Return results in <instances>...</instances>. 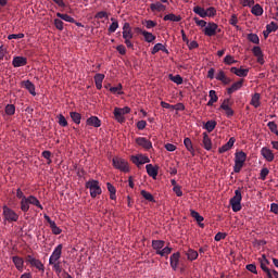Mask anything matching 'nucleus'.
Returning a JSON list of instances; mask_svg holds the SVG:
<instances>
[{"mask_svg":"<svg viewBox=\"0 0 278 278\" xmlns=\"http://www.w3.org/2000/svg\"><path fill=\"white\" fill-rule=\"evenodd\" d=\"M16 199H20V210L23 213H27L30 210V205L39 208L40 211H43L45 207L42 204H40L39 199H37L35 195H24V191L22 189H16Z\"/></svg>","mask_w":278,"mask_h":278,"instance_id":"nucleus-1","label":"nucleus"},{"mask_svg":"<svg viewBox=\"0 0 278 278\" xmlns=\"http://www.w3.org/2000/svg\"><path fill=\"white\" fill-rule=\"evenodd\" d=\"M244 162H247V153L243 151H239L235 153V166H233V172L236 174L240 173L241 169L244 166Z\"/></svg>","mask_w":278,"mask_h":278,"instance_id":"nucleus-2","label":"nucleus"},{"mask_svg":"<svg viewBox=\"0 0 278 278\" xmlns=\"http://www.w3.org/2000/svg\"><path fill=\"white\" fill-rule=\"evenodd\" d=\"M241 190L239 188L238 190H235V197L229 200V205L232 212L238 213L241 211Z\"/></svg>","mask_w":278,"mask_h":278,"instance_id":"nucleus-3","label":"nucleus"},{"mask_svg":"<svg viewBox=\"0 0 278 278\" xmlns=\"http://www.w3.org/2000/svg\"><path fill=\"white\" fill-rule=\"evenodd\" d=\"M2 217L4 218V222L8 223L18 222V214L7 205L2 206Z\"/></svg>","mask_w":278,"mask_h":278,"instance_id":"nucleus-4","label":"nucleus"},{"mask_svg":"<svg viewBox=\"0 0 278 278\" xmlns=\"http://www.w3.org/2000/svg\"><path fill=\"white\" fill-rule=\"evenodd\" d=\"M113 167L114 169L121 170V173H129L128 162L123 157L114 156Z\"/></svg>","mask_w":278,"mask_h":278,"instance_id":"nucleus-5","label":"nucleus"},{"mask_svg":"<svg viewBox=\"0 0 278 278\" xmlns=\"http://www.w3.org/2000/svg\"><path fill=\"white\" fill-rule=\"evenodd\" d=\"M86 188L90 190V197L92 199H96L97 195H101L102 193L101 186H99V181L97 180H88Z\"/></svg>","mask_w":278,"mask_h":278,"instance_id":"nucleus-6","label":"nucleus"},{"mask_svg":"<svg viewBox=\"0 0 278 278\" xmlns=\"http://www.w3.org/2000/svg\"><path fill=\"white\" fill-rule=\"evenodd\" d=\"M26 263L30 264L31 267L37 268L40 273H45V264L39 258L26 255Z\"/></svg>","mask_w":278,"mask_h":278,"instance_id":"nucleus-7","label":"nucleus"},{"mask_svg":"<svg viewBox=\"0 0 278 278\" xmlns=\"http://www.w3.org/2000/svg\"><path fill=\"white\" fill-rule=\"evenodd\" d=\"M217 33H220V29L216 23H208V25L203 28V34H205L207 37H214Z\"/></svg>","mask_w":278,"mask_h":278,"instance_id":"nucleus-8","label":"nucleus"},{"mask_svg":"<svg viewBox=\"0 0 278 278\" xmlns=\"http://www.w3.org/2000/svg\"><path fill=\"white\" fill-rule=\"evenodd\" d=\"M63 251V244H58V247L54 248V251H52L51 256L49 257V264L59 263L61 258V254Z\"/></svg>","mask_w":278,"mask_h":278,"instance_id":"nucleus-9","label":"nucleus"},{"mask_svg":"<svg viewBox=\"0 0 278 278\" xmlns=\"http://www.w3.org/2000/svg\"><path fill=\"white\" fill-rule=\"evenodd\" d=\"M135 142L141 148L146 149V151L152 149V142L148 140L146 137H137V139H135Z\"/></svg>","mask_w":278,"mask_h":278,"instance_id":"nucleus-10","label":"nucleus"},{"mask_svg":"<svg viewBox=\"0 0 278 278\" xmlns=\"http://www.w3.org/2000/svg\"><path fill=\"white\" fill-rule=\"evenodd\" d=\"M260 154L269 163L274 161L273 150L268 149L267 147H263L262 150H260Z\"/></svg>","mask_w":278,"mask_h":278,"instance_id":"nucleus-11","label":"nucleus"},{"mask_svg":"<svg viewBox=\"0 0 278 278\" xmlns=\"http://www.w3.org/2000/svg\"><path fill=\"white\" fill-rule=\"evenodd\" d=\"M12 65L15 68H20L27 65V58L25 56H15L13 58Z\"/></svg>","mask_w":278,"mask_h":278,"instance_id":"nucleus-12","label":"nucleus"},{"mask_svg":"<svg viewBox=\"0 0 278 278\" xmlns=\"http://www.w3.org/2000/svg\"><path fill=\"white\" fill-rule=\"evenodd\" d=\"M22 87L28 90L31 97H36V86L30 80H22Z\"/></svg>","mask_w":278,"mask_h":278,"instance_id":"nucleus-13","label":"nucleus"},{"mask_svg":"<svg viewBox=\"0 0 278 278\" xmlns=\"http://www.w3.org/2000/svg\"><path fill=\"white\" fill-rule=\"evenodd\" d=\"M243 84H244V80L243 79H239L235 84L230 85V87L227 88V94H232L236 91L240 90L241 87H243Z\"/></svg>","mask_w":278,"mask_h":278,"instance_id":"nucleus-14","label":"nucleus"},{"mask_svg":"<svg viewBox=\"0 0 278 278\" xmlns=\"http://www.w3.org/2000/svg\"><path fill=\"white\" fill-rule=\"evenodd\" d=\"M230 74H235L238 77L249 76V68L230 67Z\"/></svg>","mask_w":278,"mask_h":278,"instance_id":"nucleus-15","label":"nucleus"},{"mask_svg":"<svg viewBox=\"0 0 278 278\" xmlns=\"http://www.w3.org/2000/svg\"><path fill=\"white\" fill-rule=\"evenodd\" d=\"M235 142H236L235 137H230L229 141H227L226 144L219 148V154L230 151L231 148L235 146Z\"/></svg>","mask_w":278,"mask_h":278,"instance_id":"nucleus-16","label":"nucleus"},{"mask_svg":"<svg viewBox=\"0 0 278 278\" xmlns=\"http://www.w3.org/2000/svg\"><path fill=\"white\" fill-rule=\"evenodd\" d=\"M147 174H149V177H152V179H156L159 175V167H154V165L149 164L146 165Z\"/></svg>","mask_w":278,"mask_h":278,"instance_id":"nucleus-17","label":"nucleus"},{"mask_svg":"<svg viewBox=\"0 0 278 278\" xmlns=\"http://www.w3.org/2000/svg\"><path fill=\"white\" fill-rule=\"evenodd\" d=\"M169 264H170V268H173V270L176 271L179 264V252L173 253V255H170Z\"/></svg>","mask_w":278,"mask_h":278,"instance_id":"nucleus-18","label":"nucleus"},{"mask_svg":"<svg viewBox=\"0 0 278 278\" xmlns=\"http://www.w3.org/2000/svg\"><path fill=\"white\" fill-rule=\"evenodd\" d=\"M13 264H15L16 270L20 273L24 271V258L20 256H13L12 257Z\"/></svg>","mask_w":278,"mask_h":278,"instance_id":"nucleus-19","label":"nucleus"},{"mask_svg":"<svg viewBox=\"0 0 278 278\" xmlns=\"http://www.w3.org/2000/svg\"><path fill=\"white\" fill-rule=\"evenodd\" d=\"M202 136H203V140H202L203 149H205L206 151H211L212 150L211 138L208 137L207 132H203Z\"/></svg>","mask_w":278,"mask_h":278,"instance_id":"nucleus-20","label":"nucleus"},{"mask_svg":"<svg viewBox=\"0 0 278 278\" xmlns=\"http://www.w3.org/2000/svg\"><path fill=\"white\" fill-rule=\"evenodd\" d=\"M208 98H211V100L206 102V106H212L219 100V98L216 94V90L208 91Z\"/></svg>","mask_w":278,"mask_h":278,"instance_id":"nucleus-21","label":"nucleus"},{"mask_svg":"<svg viewBox=\"0 0 278 278\" xmlns=\"http://www.w3.org/2000/svg\"><path fill=\"white\" fill-rule=\"evenodd\" d=\"M87 125L92 126L93 128H99L101 127V121L98 117L92 116L87 118Z\"/></svg>","mask_w":278,"mask_h":278,"instance_id":"nucleus-22","label":"nucleus"},{"mask_svg":"<svg viewBox=\"0 0 278 278\" xmlns=\"http://www.w3.org/2000/svg\"><path fill=\"white\" fill-rule=\"evenodd\" d=\"M104 74H96V76L93 77V80L96 81V88L97 90H101L102 89V81H104Z\"/></svg>","mask_w":278,"mask_h":278,"instance_id":"nucleus-23","label":"nucleus"},{"mask_svg":"<svg viewBox=\"0 0 278 278\" xmlns=\"http://www.w3.org/2000/svg\"><path fill=\"white\" fill-rule=\"evenodd\" d=\"M184 144L187 148V151L191 153L192 156H195V149H193V143H191L190 138H185Z\"/></svg>","mask_w":278,"mask_h":278,"instance_id":"nucleus-24","label":"nucleus"},{"mask_svg":"<svg viewBox=\"0 0 278 278\" xmlns=\"http://www.w3.org/2000/svg\"><path fill=\"white\" fill-rule=\"evenodd\" d=\"M216 126H217L216 121H208L203 125V129H205L206 131H208V134H211L212 131H214V129H216Z\"/></svg>","mask_w":278,"mask_h":278,"instance_id":"nucleus-25","label":"nucleus"},{"mask_svg":"<svg viewBox=\"0 0 278 278\" xmlns=\"http://www.w3.org/2000/svg\"><path fill=\"white\" fill-rule=\"evenodd\" d=\"M150 10L152 12H163L166 10V7L164 4H162L161 2H155L150 4Z\"/></svg>","mask_w":278,"mask_h":278,"instance_id":"nucleus-26","label":"nucleus"},{"mask_svg":"<svg viewBox=\"0 0 278 278\" xmlns=\"http://www.w3.org/2000/svg\"><path fill=\"white\" fill-rule=\"evenodd\" d=\"M164 21H170L173 23H179L181 21L180 15H175L174 13H169L167 15H164Z\"/></svg>","mask_w":278,"mask_h":278,"instance_id":"nucleus-27","label":"nucleus"},{"mask_svg":"<svg viewBox=\"0 0 278 278\" xmlns=\"http://www.w3.org/2000/svg\"><path fill=\"white\" fill-rule=\"evenodd\" d=\"M193 13L197 14L198 16L202 17V18L207 17L206 10L201 8V7H194L193 8Z\"/></svg>","mask_w":278,"mask_h":278,"instance_id":"nucleus-28","label":"nucleus"},{"mask_svg":"<svg viewBox=\"0 0 278 278\" xmlns=\"http://www.w3.org/2000/svg\"><path fill=\"white\" fill-rule=\"evenodd\" d=\"M55 16L59 17V20H63L66 23H75V18H73L72 16H70L68 14H64V13H55Z\"/></svg>","mask_w":278,"mask_h":278,"instance_id":"nucleus-29","label":"nucleus"},{"mask_svg":"<svg viewBox=\"0 0 278 278\" xmlns=\"http://www.w3.org/2000/svg\"><path fill=\"white\" fill-rule=\"evenodd\" d=\"M113 114H114V118L117 121V123H119V124L125 123L124 116L126 115V113H122L119 110H117V111H114Z\"/></svg>","mask_w":278,"mask_h":278,"instance_id":"nucleus-30","label":"nucleus"},{"mask_svg":"<svg viewBox=\"0 0 278 278\" xmlns=\"http://www.w3.org/2000/svg\"><path fill=\"white\" fill-rule=\"evenodd\" d=\"M251 104L255 109L261 108V94L260 93H255V94L252 96Z\"/></svg>","mask_w":278,"mask_h":278,"instance_id":"nucleus-31","label":"nucleus"},{"mask_svg":"<svg viewBox=\"0 0 278 278\" xmlns=\"http://www.w3.org/2000/svg\"><path fill=\"white\" fill-rule=\"evenodd\" d=\"M140 194H141V198L146 199L150 203H154L155 202L154 195H152L149 191L141 190Z\"/></svg>","mask_w":278,"mask_h":278,"instance_id":"nucleus-32","label":"nucleus"},{"mask_svg":"<svg viewBox=\"0 0 278 278\" xmlns=\"http://www.w3.org/2000/svg\"><path fill=\"white\" fill-rule=\"evenodd\" d=\"M252 14L255 16H262V14H264V9L261 7V4H255L252 8Z\"/></svg>","mask_w":278,"mask_h":278,"instance_id":"nucleus-33","label":"nucleus"},{"mask_svg":"<svg viewBox=\"0 0 278 278\" xmlns=\"http://www.w3.org/2000/svg\"><path fill=\"white\" fill-rule=\"evenodd\" d=\"M70 117H72L73 123H75L76 125H80V121H81L80 113L72 112L70 113Z\"/></svg>","mask_w":278,"mask_h":278,"instance_id":"nucleus-34","label":"nucleus"},{"mask_svg":"<svg viewBox=\"0 0 278 278\" xmlns=\"http://www.w3.org/2000/svg\"><path fill=\"white\" fill-rule=\"evenodd\" d=\"M165 242L163 240H153L152 248L155 251L162 250L164 248Z\"/></svg>","mask_w":278,"mask_h":278,"instance_id":"nucleus-35","label":"nucleus"},{"mask_svg":"<svg viewBox=\"0 0 278 278\" xmlns=\"http://www.w3.org/2000/svg\"><path fill=\"white\" fill-rule=\"evenodd\" d=\"M172 252V249L169 247H165L164 249L162 250H156V254L157 255H161V257H166L167 255H169Z\"/></svg>","mask_w":278,"mask_h":278,"instance_id":"nucleus-36","label":"nucleus"},{"mask_svg":"<svg viewBox=\"0 0 278 278\" xmlns=\"http://www.w3.org/2000/svg\"><path fill=\"white\" fill-rule=\"evenodd\" d=\"M49 265H52V270H54L55 275H61V273L63 271L60 262L49 263Z\"/></svg>","mask_w":278,"mask_h":278,"instance_id":"nucleus-37","label":"nucleus"},{"mask_svg":"<svg viewBox=\"0 0 278 278\" xmlns=\"http://www.w3.org/2000/svg\"><path fill=\"white\" fill-rule=\"evenodd\" d=\"M143 38L146 39V42L152 43L155 40V36L152 33L143 31Z\"/></svg>","mask_w":278,"mask_h":278,"instance_id":"nucleus-38","label":"nucleus"},{"mask_svg":"<svg viewBox=\"0 0 278 278\" xmlns=\"http://www.w3.org/2000/svg\"><path fill=\"white\" fill-rule=\"evenodd\" d=\"M111 21L113 22V24H111L109 26V33L113 34V33H116V30L119 27V24H118V22L116 20H114V17H112Z\"/></svg>","mask_w":278,"mask_h":278,"instance_id":"nucleus-39","label":"nucleus"},{"mask_svg":"<svg viewBox=\"0 0 278 278\" xmlns=\"http://www.w3.org/2000/svg\"><path fill=\"white\" fill-rule=\"evenodd\" d=\"M187 257L190 261H195L199 257V252H197L195 250H188L187 252Z\"/></svg>","mask_w":278,"mask_h":278,"instance_id":"nucleus-40","label":"nucleus"},{"mask_svg":"<svg viewBox=\"0 0 278 278\" xmlns=\"http://www.w3.org/2000/svg\"><path fill=\"white\" fill-rule=\"evenodd\" d=\"M236 63H238V61H236L235 58L231 54H227L224 58V64H226V65H233Z\"/></svg>","mask_w":278,"mask_h":278,"instance_id":"nucleus-41","label":"nucleus"},{"mask_svg":"<svg viewBox=\"0 0 278 278\" xmlns=\"http://www.w3.org/2000/svg\"><path fill=\"white\" fill-rule=\"evenodd\" d=\"M169 79H170V81H173L176 85H182L184 84V78L180 75H176V76L170 75Z\"/></svg>","mask_w":278,"mask_h":278,"instance_id":"nucleus-42","label":"nucleus"},{"mask_svg":"<svg viewBox=\"0 0 278 278\" xmlns=\"http://www.w3.org/2000/svg\"><path fill=\"white\" fill-rule=\"evenodd\" d=\"M248 41H250V42H252V43H255V45L261 43V39H260L258 36L255 35V34H250V35H248Z\"/></svg>","mask_w":278,"mask_h":278,"instance_id":"nucleus-43","label":"nucleus"},{"mask_svg":"<svg viewBox=\"0 0 278 278\" xmlns=\"http://www.w3.org/2000/svg\"><path fill=\"white\" fill-rule=\"evenodd\" d=\"M4 112L7 113L8 116L15 115V105L8 104L7 108L4 109Z\"/></svg>","mask_w":278,"mask_h":278,"instance_id":"nucleus-44","label":"nucleus"},{"mask_svg":"<svg viewBox=\"0 0 278 278\" xmlns=\"http://www.w3.org/2000/svg\"><path fill=\"white\" fill-rule=\"evenodd\" d=\"M58 124H59V126H61V127H66V126H68V122H67L66 118H65L63 115H61V114L58 115Z\"/></svg>","mask_w":278,"mask_h":278,"instance_id":"nucleus-45","label":"nucleus"},{"mask_svg":"<svg viewBox=\"0 0 278 278\" xmlns=\"http://www.w3.org/2000/svg\"><path fill=\"white\" fill-rule=\"evenodd\" d=\"M190 215H191V218H194V220H197V223H202L203 222V217L200 216L199 212L190 211Z\"/></svg>","mask_w":278,"mask_h":278,"instance_id":"nucleus-46","label":"nucleus"},{"mask_svg":"<svg viewBox=\"0 0 278 278\" xmlns=\"http://www.w3.org/2000/svg\"><path fill=\"white\" fill-rule=\"evenodd\" d=\"M265 28H266V31L276 33L278 29V25L275 22H270V24H268Z\"/></svg>","mask_w":278,"mask_h":278,"instance_id":"nucleus-47","label":"nucleus"},{"mask_svg":"<svg viewBox=\"0 0 278 278\" xmlns=\"http://www.w3.org/2000/svg\"><path fill=\"white\" fill-rule=\"evenodd\" d=\"M54 27H55V29H58V30H63L64 29V23H63V21L62 20H60V18H55L54 20Z\"/></svg>","mask_w":278,"mask_h":278,"instance_id":"nucleus-48","label":"nucleus"},{"mask_svg":"<svg viewBox=\"0 0 278 278\" xmlns=\"http://www.w3.org/2000/svg\"><path fill=\"white\" fill-rule=\"evenodd\" d=\"M166 48L162 43H155L152 49V55H155L159 51L165 50Z\"/></svg>","mask_w":278,"mask_h":278,"instance_id":"nucleus-49","label":"nucleus"},{"mask_svg":"<svg viewBox=\"0 0 278 278\" xmlns=\"http://www.w3.org/2000/svg\"><path fill=\"white\" fill-rule=\"evenodd\" d=\"M94 18L96 20H104V18L108 20L109 18L108 12H104V11L97 12Z\"/></svg>","mask_w":278,"mask_h":278,"instance_id":"nucleus-50","label":"nucleus"},{"mask_svg":"<svg viewBox=\"0 0 278 278\" xmlns=\"http://www.w3.org/2000/svg\"><path fill=\"white\" fill-rule=\"evenodd\" d=\"M193 21L198 27H207V25H208L207 22H205L203 20H199V17H194Z\"/></svg>","mask_w":278,"mask_h":278,"instance_id":"nucleus-51","label":"nucleus"},{"mask_svg":"<svg viewBox=\"0 0 278 278\" xmlns=\"http://www.w3.org/2000/svg\"><path fill=\"white\" fill-rule=\"evenodd\" d=\"M220 110L226 111L227 118H231L235 115V111L231 108L223 106Z\"/></svg>","mask_w":278,"mask_h":278,"instance_id":"nucleus-52","label":"nucleus"},{"mask_svg":"<svg viewBox=\"0 0 278 278\" xmlns=\"http://www.w3.org/2000/svg\"><path fill=\"white\" fill-rule=\"evenodd\" d=\"M134 38V34L131 30H123V39L131 40Z\"/></svg>","mask_w":278,"mask_h":278,"instance_id":"nucleus-53","label":"nucleus"},{"mask_svg":"<svg viewBox=\"0 0 278 278\" xmlns=\"http://www.w3.org/2000/svg\"><path fill=\"white\" fill-rule=\"evenodd\" d=\"M216 16V8L211 7L206 9V17Z\"/></svg>","mask_w":278,"mask_h":278,"instance_id":"nucleus-54","label":"nucleus"},{"mask_svg":"<svg viewBox=\"0 0 278 278\" xmlns=\"http://www.w3.org/2000/svg\"><path fill=\"white\" fill-rule=\"evenodd\" d=\"M252 53L255 56H264V53L262 52L261 47H253Z\"/></svg>","mask_w":278,"mask_h":278,"instance_id":"nucleus-55","label":"nucleus"},{"mask_svg":"<svg viewBox=\"0 0 278 278\" xmlns=\"http://www.w3.org/2000/svg\"><path fill=\"white\" fill-rule=\"evenodd\" d=\"M144 24L147 29H152L157 26V23L152 20H147Z\"/></svg>","mask_w":278,"mask_h":278,"instance_id":"nucleus-56","label":"nucleus"},{"mask_svg":"<svg viewBox=\"0 0 278 278\" xmlns=\"http://www.w3.org/2000/svg\"><path fill=\"white\" fill-rule=\"evenodd\" d=\"M268 176V168L264 167L262 170H260V179L265 180Z\"/></svg>","mask_w":278,"mask_h":278,"instance_id":"nucleus-57","label":"nucleus"},{"mask_svg":"<svg viewBox=\"0 0 278 278\" xmlns=\"http://www.w3.org/2000/svg\"><path fill=\"white\" fill-rule=\"evenodd\" d=\"M227 237L226 232H217V235H215L214 240L215 242H219L220 240H225Z\"/></svg>","mask_w":278,"mask_h":278,"instance_id":"nucleus-58","label":"nucleus"},{"mask_svg":"<svg viewBox=\"0 0 278 278\" xmlns=\"http://www.w3.org/2000/svg\"><path fill=\"white\" fill-rule=\"evenodd\" d=\"M173 192L176 193V197H178V198L184 197V191H181V187L180 186H175L173 188Z\"/></svg>","mask_w":278,"mask_h":278,"instance_id":"nucleus-59","label":"nucleus"},{"mask_svg":"<svg viewBox=\"0 0 278 278\" xmlns=\"http://www.w3.org/2000/svg\"><path fill=\"white\" fill-rule=\"evenodd\" d=\"M51 228L52 235L59 236L61 235L62 230L56 225L49 226Z\"/></svg>","mask_w":278,"mask_h":278,"instance_id":"nucleus-60","label":"nucleus"},{"mask_svg":"<svg viewBox=\"0 0 278 278\" xmlns=\"http://www.w3.org/2000/svg\"><path fill=\"white\" fill-rule=\"evenodd\" d=\"M24 37H25L24 34L9 35V36H8V40H18V39H22V38H24Z\"/></svg>","mask_w":278,"mask_h":278,"instance_id":"nucleus-61","label":"nucleus"},{"mask_svg":"<svg viewBox=\"0 0 278 278\" xmlns=\"http://www.w3.org/2000/svg\"><path fill=\"white\" fill-rule=\"evenodd\" d=\"M267 127H268V129H270V132L271 131H278L277 124L275 122H268Z\"/></svg>","mask_w":278,"mask_h":278,"instance_id":"nucleus-62","label":"nucleus"},{"mask_svg":"<svg viewBox=\"0 0 278 278\" xmlns=\"http://www.w3.org/2000/svg\"><path fill=\"white\" fill-rule=\"evenodd\" d=\"M146 127H147V122L146 121L137 122L138 130H143V129H146Z\"/></svg>","mask_w":278,"mask_h":278,"instance_id":"nucleus-63","label":"nucleus"},{"mask_svg":"<svg viewBox=\"0 0 278 278\" xmlns=\"http://www.w3.org/2000/svg\"><path fill=\"white\" fill-rule=\"evenodd\" d=\"M247 270L256 275V266L254 264L247 265Z\"/></svg>","mask_w":278,"mask_h":278,"instance_id":"nucleus-64","label":"nucleus"}]
</instances>
